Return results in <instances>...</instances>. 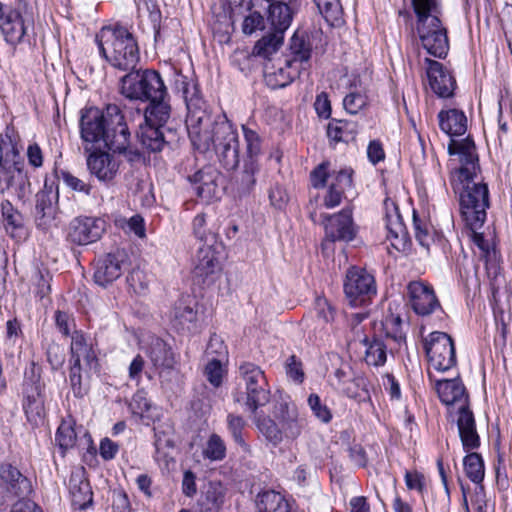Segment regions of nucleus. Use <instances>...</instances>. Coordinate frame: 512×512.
Returning <instances> with one entry per match:
<instances>
[{"label":"nucleus","instance_id":"nucleus-49","mask_svg":"<svg viewBox=\"0 0 512 512\" xmlns=\"http://www.w3.org/2000/svg\"><path fill=\"white\" fill-rule=\"evenodd\" d=\"M341 391L348 397L362 400L368 397V390L365 378L354 375L346 385H343Z\"/></svg>","mask_w":512,"mask_h":512},{"label":"nucleus","instance_id":"nucleus-47","mask_svg":"<svg viewBox=\"0 0 512 512\" xmlns=\"http://www.w3.org/2000/svg\"><path fill=\"white\" fill-rule=\"evenodd\" d=\"M290 68L286 65V67H279L275 71L266 72L265 73V82L272 89L284 88L289 85L293 79L296 77L298 71H294L293 73L289 71Z\"/></svg>","mask_w":512,"mask_h":512},{"label":"nucleus","instance_id":"nucleus-62","mask_svg":"<svg viewBox=\"0 0 512 512\" xmlns=\"http://www.w3.org/2000/svg\"><path fill=\"white\" fill-rule=\"evenodd\" d=\"M61 178L65 185H67L70 189L79 193H83L84 195L90 194L91 185L74 176L72 173L68 171H62Z\"/></svg>","mask_w":512,"mask_h":512},{"label":"nucleus","instance_id":"nucleus-36","mask_svg":"<svg viewBox=\"0 0 512 512\" xmlns=\"http://www.w3.org/2000/svg\"><path fill=\"white\" fill-rule=\"evenodd\" d=\"M356 134L357 125L354 122L333 119L328 123L327 136L335 143L353 141Z\"/></svg>","mask_w":512,"mask_h":512},{"label":"nucleus","instance_id":"nucleus-15","mask_svg":"<svg viewBox=\"0 0 512 512\" xmlns=\"http://www.w3.org/2000/svg\"><path fill=\"white\" fill-rule=\"evenodd\" d=\"M29 188L30 181L24 165L0 164V194L7 193L22 200Z\"/></svg>","mask_w":512,"mask_h":512},{"label":"nucleus","instance_id":"nucleus-23","mask_svg":"<svg viewBox=\"0 0 512 512\" xmlns=\"http://www.w3.org/2000/svg\"><path fill=\"white\" fill-rule=\"evenodd\" d=\"M87 166L91 174L100 181H111L117 174L119 164L114 157L106 152L91 151L87 158Z\"/></svg>","mask_w":512,"mask_h":512},{"label":"nucleus","instance_id":"nucleus-22","mask_svg":"<svg viewBox=\"0 0 512 512\" xmlns=\"http://www.w3.org/2000/svg\"><path fill=\"white\" fill-rule=\"evenodd\" d=\"M457 426L463 449L471 452L480 446V437L476 429L475 418L469 407L458 408Z\"/></svg>","mask_w":512,"mask_h":512},{"label":"nucleus","instance_id":"nucleus-20","mask_svg":"<svg viewBox=\"0 0 512 512\" xmlns=\"http://www.w3.org/2000/svg\"><path fill=\"white\" fill-rule=\"evenodd\" d=\"M425 63L431 89L439 97H451L456 87V81L451 73L438 61L426 58Z\"/></svg>","mask_w":512,"mask_h":512},{"label":"nucleus","instance_id":"nucleus-7","mask_svg":"<svg viewBox=\"0 0 512 512\" xmlns=\"http://www.w3.org/2000/svg\"><path fill=\"white\" fill-rule=\"evenodd\" d=\"M242 131L246 143V152L243 156V167L234 180V188L239 197L248 196L254 191L257 175L260 172L258 157L261 154L259 134L247 125H242Z\"/></svg>","mask_w":512,"mask_h":512},{"label":"nucleus","instance_id":"nucleus-41","mask_svg":"<svg viewBox=\"0 0 512 512\" xmlns=\"http://www.w3.org/2000/svg\"><path fill=\"white\" fill-rule=\"evenodd\" d=\"M290 50L293 58L285 61L288 68H292L296 62H307L311 57L312 46L304 35L296 33L291 38Z\"/></svg>","mask_w":512,"mask_h":512},{"label":"nucleus","instance_id":"nucleus-43","mask_svg":"<svg viewBox=\"0 0 512 512\" xmlns=\"http://www.w3.org/2000/svg\"><path fill=\"white\" fill-rule=\"evenodd\" d=\"M463 466L466 476L476 485H482L485 475L482 456L476 452H468L463 459Z\"/></svg>","mask_w":512,"mask_h":512},{"label":"nucleus","instance_id":"nucleus-51","mask_svg":"<svg viewBox=\"0 0 512 512\" xmlns=\"http://www.w3.org/2000/svg\"><path fill=\"white\" fill-rule=\"evenodd\" d=\"M55 441L63 451L74 446L76 433L71 421H62L57 429Z\"/></svg>","mask_w":512,"mask_h":512},{"label":"nucleus","instance_id":"nucleus-61","mask_svg":"<svg viewBox=\"0 0 512 512\" xmlns=\"http://www.w3.org/2000/svg\"><path fill=\"white\" fill-rule=\"evenodd\" d=\"M51 275L47 270H37L33 276L36 294L42 299L51 291Z\"/></svg>","mask_w":512,"mask_h":512},{"label":"nucleus","instance_id":"nucleus-58","mask_svg":"<svg viewBox=\"0 0 512 512\" xmlns=\"http://www.w3.org/2000/svg\"><path fill=\"white\" fill-rule=\"evenodd\" d=\"M308 405L312 410L314 416L323 423H329L332 419L331 410L327 405L321 402L320 397L317 394H310L308 397Z\"/></svg>","mask_w":512,"mask_h":512},{"label":"nucleus","instance_id":"nucleus-38","mask_svg":"<svg viewBox=\"0 0 512 512\" xmlns=\"http://www.w3.org/2000/svg\"><path fill=\"white\" fill-rule=\"evenodd\" d=\"M197 319V311L184 299L178 300L172 311V323L177 329L190 330Z\"/></svg>","mask_w":512,"mask_h":512},{"label":"nucleus","instance_id":"nucleus-56","mask_svg":"<svg viewBox=\"0 0 512 512\" xmlns=\"http://www.w3.org/2000/svg\"><path fill=\"white\" fill-rule=\"evenodd\" d=\"M413 226L415 230V237L419 244L429 249L430 244L433 242V235L430 233L428 225L418 218L415 210L413 211Z\"/></svg>","mask_w":512,"mask_h":512},{"label":"nucleus","instance_id":"nucleus-2","mask_svg":"<svg viewBox=\"0 0 512 512\" xmlns=\"http://www.w3.org/2000/svg\"><path fill=\"white\" fill-rule=\"evenodd\" d=\"M448 153L459 155L461 163L458 169L459 180L463 183V191L460 193L461 214L470 229L480 228L489 207V191L485 183L475 182L480 171L475 143L469 136L461 140L451 139Z\"/></svg>","mask_w":512,"mask_h":512},{"label":"nucleus","instance_id":"nucleus-48","mask_svg":"<svg viewBox=\"0 0 512 512\" xmlns=\"http://www.w3.org/2000/svg\"><path fill=\"white\" fill-rule=\"evenodd\" d=\"M319 12L332 25L339 21L342 8L339 0H314Z\"/></svg>","mask_w":512,"mask_h":512},{"label":"nucleus","instance_id":"nucleus-24","mask_svg":"<svg viewBox=\"0 0 512 512\" xmlns=\"http://www.w3.org/2000/svg\"><path fill=\"white\" fill-rule=\"evenodd\" d=\"M0 164L24 165L20 155L19 136L11 125H7L0 134Z\"/></svg>","mask_w":512,"mask_h":512},{"label":"nucleus","instance_id":"nucleus-21","mask_svg":"<svg viewBox=\"0 0 512 512\" xmlns=\"http://www.w3.org/2000/svg\"><path fill=\"white\" fill-rule=\"evenodd\" d=\"M43 385L39 382L25 384V397L23 401V409L27 420L33 426H39L45 419V397L42 393Z\"/></svg>","mask_w":512,"mask_h":512},{"label":"nucleus","instance_id":"nucleus-53","mask_svg":"<svg viewBox=\"0 0 512 512\" xmlns=\"http://www.w3.org/2000/svg\"><path fill=\"white\" fill-rule=\"evenodd\" d=\"M222 360L223 359L211 357L205 366L204 374L214 387H219L222 384L225 373Z\"/></svg>","mask_w":512,"mask_h":512},{"label":"nucleus","instance_id":"nucleus-60","mask_svg":"<svg viewBox=\"0 0 512 512\" xmlns=\"http://www.w3.org/2000/svg\"><path fill=\"white\" fill-rule=\"evenodd\" d=\"M366 105L367 97L359 92H351L343 100V106L350 114H357Z\"/></svg>","mask_w":512,"mask_h":512},{"label":"nucleus","instance_id":"nucleus-45","mask_svg":"<svg viewBox=\"0 0 512 512\" xmlns=\"http://www.w3.org/2000/svg\"><path fill=\"white\" fill-rule=\"evenodd\" d=\"M255 424L260 433L273 446L276 447L283 441L280 424L275 418L258 417L255 419Z\"/></svg>","mask_w":512,"mask_h":512},{"label":"nucleus","instance_id":"nucleus-37","mask_svg":"<svg viewBox=\"0 0 512 512\" xmlns=\"http://www.w3.org/2000/svg\"><path fill=\"white\" fill-rule=\"evenodd\" d=\"M0 206L6 232L11 237H17L19 232L24 227V219L22 214L16 208H14L9 200H3Z\"/></svg>","mask_w":512,"mask_h":512},{"label":"nucleus","instance_id":"nucleus-64","mask_svg":"<svg viewBox=\"0 0 512 512\" xmlns=\"http://www.w3.org/2000/svg\"><path fill=\"white\" fill-rule=\"evenodd\" d=\"M286 373L295 382L302 383L304 380V372L302 369V363L296 358L295 355H291L286 360Z\"/></svg>","mask_w":512,"mask_h":512},{"label":"nucleus","instance_id":"nucleus-9","mask_svg":"<svg viewBox=\"0 0 512 512\" xmlns=\"http://www.w3.org/2000/svg\"><path fill=\"white\" fill-rule=\"evenodd\" d=\"M343 286L349 304L354 307L365 305L377 292L374 276L355 266L347 270Z\"/></svg>","mask_w":512,"mask_h":512},{"label":"nucleus","instance_id":"nucleus-29","mask_svg":"<svg viewBox=\"0 0 512 512\" xmlns=\"http://www.w3.org/2000/svg\"><path fill=\"white\" fill-rule=\"evenodd\" d=\"M146 107L143 118L144 122L164 128L171 116V105L169 95L157 96L155 101L152 99Z\"/></svg>","mask_w":512,"mask_h":512},{"label":"nucleus","instance_id":"nucleus-52","mask_svg":"<svg viewBox=\"0 0 512 512\" xmlns=\"http://www.w3.org/2000/svg\"><path fill=\"white\" fill-rule=\"evenodd\" d=\"M203 454L212 461H219L225 458L226 446L219 435L212 434L210 436Z\"/></svg>","mask_w":512,"mask_h":512},{"label":"nucleus","instance_id":"nucleus-50","mask_svg":"<svg viewBox=\"0 0 512 512\" xmlns=\"http://www.w3.org/2000/svg\"><path fill=\"white\" fill-rule=\"evenodd\" d=\"M383 328L386 336L398 344L405 342L406 336L402 331V319L399 315H389L383 321Z\"/></svg>","mask_w":512,"mask_h":512},{"label":"nucleus","instance_id":"nucleus-16","mask_svg":"<svg viewBox=\"0 0 512 512\" xmlns=\"http://www.w3.org/2000/svg\"><path fill=\"white\" fill-rule=\"evenodd\" d=\"M409 301L413 311L420 316H428L441 305L435 292L429 284L422 281H412L407 286Z\"/></svg>","mask_w":512,"mask_h":512},{"label":"nucleus","instance_id":"nucleus-12","mask_svg":"<svg viewBox=\"0 0 512 512\" xmlns=\"http://www.w3.org/2000/svg\"><path fill=\"white\" fill-rule=\"evenodd\" d=\"M321 224L324 226L326 239L335 241H352L356 236V226L353 222L352 210L344 208L337 214H321Z\"/></svg>","mask_w":512,"mask_h":512},{"label":"nucleus","instance_id":"nucleus-17","mask_svg":"<svg viewBox=\"0 0 512 512\" xmlns=\"http://www.w3.org/2000/svg\"><path fill=\"white\" fill-rule=\"evenodd\" d=\"M105 231V221L100 218H76L70 223L68 239L77 245H87L99 240Z\"/></svg>","mask_w":512,"mask_h":512},{"label":"nucleus","instance_id":"nucleus-28","mask_svg":"<svg viewBox=\"0 0 512 512\" xmlns=\"http://www.w3.org/2000/svg\"><path fill=\"white\" fill-rule=\"evenodd\" d=\"M220 175L212 168L200 170L190 177L193 189L198 197L205 201H209L215 197L218 191L217 180Z\"/></svg>","mask_w":512,"mask_h":512},{"label":"nucleus","instance_id":"nucleus-57","mask_svg":"<svg viewBox=\"0 0 512 512\" xmlns=\"http://www.w3.org/2000/svg\"><path fill=\"white\" fill-rule=\"evenodd\" d=\"M413 226L415 230V237L419 244L429 249L430 244L433 242V235L430 233L428 225L418 218L415 210L413 211Z\"/></svg>","mask_w":512,"mask_h":512},{"label":"nucleus","instance_id":"nucleus-13","mask_svg":"<svg viewBox=\"0 0 512 512\" xmlns=\"http://www.w3.org/2000/svg\"><path fill=\"white\" fill-rule=\"evenodd\" d=\"M248 3L252 6L260 7L267 14V21L271 25V30L284 34L289 28L295 11L294 2L249 0Z\"/></svg>","mask_w":512,"mask_h":512},{"label":"nucleus","instance_id":"nucleus-1","mask_svg":"<svg viewBox=\"0 0 512 512\" xmlns=\"http://www.w3.org/2000/svg\"><path fill=\"white\" fill-rule=\"evenodd\" d=\"M183 96L186 129L194 148L206 152L213 146L223 167L235 170L240 163V145L234 125L224 114L212 115L196 83H185Z\"/></svg>","mask_w":512,"mask_h":512},{"label":"nucleus","instance_id":"nucleus-44","mask_svg":"<svg viewBox=\"0 0 512 512\" xmlns=\"http://www.w3.org/2000/svg\"><path fill=\"white\" fill-rule=\"evenodd\" d=\"M225 497V490L221 483L210 482L205 491L201 512H219Z\"/></svg>","mask_w":512,"mask_h":512},{"label":"nucleus","instance_id":"nucleus-32","mask_svg":"<svg viewBox=\"0 0 512 512\" xmlns=\"http://www.w3.org/2000/svg\"><path fill=\"white\" fill-rule=\"evenodd\" d=\"M71 354L73 363L80 364L81 360L83 359L85 364L90 368H92L93 366L96 367L97 365V358L95 352L93 351L91 345L87 343L84 335L79 331H75L72 334Z\"/></svg>","mask_w":512,"mask_h":512},{"label":"nucleus","instance_id":"nucleus-54","mask_svg":"<svg viewBox=\"0 0 512 512\" xmlns=\"http://www.w3.org/2000/svg\"><path fill=\"white\" fill-rule=\"evenodd\" d=\"M69 381L75 397L81 398L87 394L89 385L82 380L81 364L73 363L70 367Z\"/></svg>","mask_w":512,"mask_h":512},{"label":"nucleus","instance_id":"nucleus-25","mask_svg":"<svg viewBox=\"0 0 512 512\" xmlns=\"http://www.w3.org/2000/svg\"><path fill=\"white\" fill-rule=\"evenodd\" d=\"M436 390L442 403L454 405L459 403V408L468 407V396L465 387L459 379H444L436 383Z\"/></svg>","mask_w":512,"mask_h":512},{"label":"nucleus","instance_id":"nucleus-40","mask_svg":"<svg viewBox=\"0 0 512 512\" xmlns=\"http://www.w3.org/2000/svg\"><path fill=\"white\" fill-rule=\"evenodd\" d=\"M283 39L284 34L272 30L255 43L253 54L268 58L281 47Z\"/></svg>","mask_w":512,"mask_h":512},{"label":"nucleus","instance_id":"nucleus-5","mask_svg":"<svg viewBox=\"0 0 512 512\" xmlns=\"http://www.w3.org/2000/svg\"><path fill=\"white\" fill-rule=\"evenodd\" d=\"M417 16V31L424 49L437 58H444L449 50L447 31L438 17L437 0H412Z\"/></svg>","mask_w":512,"mask_h":512},{"label":"nucleus","instance_id":"nucleus-42","mask_svg":"<svg viewBox=\"0 0 512 512\" xmlns=\"http://www.w3.org/2000/svg\"><path fill=\"white\" fill-rule=\"evenodd\" d=\"M361 342L366 347L365 361L368 365L382 366L386 362V345L382 340L373 338L371 341L364 337Z\"/></svg>","mask_w":512,"mask_h":512},{"label":"nucleus","instance_id":"nucleus-34","mask_svg":"<svg viewBox=\"0 0 512 512\" xmlns=\"http://www.w3.org/2000/svg\"><path fill=\"white\" fill-rule=\"evenodd\" d=\"M148 356L155 367L170 369L175 360L171 348L160 338H153L148 348Z\"/></svg>","mask_w":512,"mask_h":512},{"label":"nucleus","instance_id":"nucleus-35","mask_svg":"<svg viewBox=\"0 0 512 512\" xmlns=\"http://www.w3.org/2000/svg\"><path fill=\"white\" fill-rule=\"evenodd\" d=\"M256 506L259 512H290V506L286 499L274 490L258 494Z\"/></svg>","mask_w":512,"mask_h":512},{"label":"nucleus","instance_id":"nucleus-10","mask_svg":"<svg viewBox=\"0 0 512 512\" xmlns=\"http://www.w3.org/2000/svg\"><path fill=\"white\" fill-rule=\"evenodd\" d=\"M424 349L430 365L438 371H447L456 364L453 339L445 332L435 331L425 339Z\"/></svg>","mask_w":512,"mask_h":512},{"label":"nucleus","instance_id":"nucleus-26","mask_svg":"<svg viewBox=\"0 0 512 512\" xmlns=\"http://www.w3.org/2000/svg\"><path fill=\"white\" fill-rule=\"evenodd\" d=\"M393 205V209L386 213V229L388 231L387 239L390 240L391 246L398 251L404 250L408 241V232L402 221L397 206Z\"/></svg>","mask_w":512,"mask_h":512},{"label":"nucleus","instance_id":"nucleus-39","mask_svg":"<svg viewBox=\"0 0 512 512\" xmlns=\"http://www.w3.org/2000/svg\"><path fill=\"white\" fill-rule=\"evenodd\" d=\"M248 2L249 0H240L239 6L249 11V14L244 17L242 31L246 35H251L257 29L264 28V11L260 7L250 5Z\"/></svg>","mask_w":512,"mask_h":512},{"label":"nucleus","instance_id":"nucleus-46","mask_svg":"<svg viewBox=\"0 0 512 512\" xmlns=\"http://www.w3.org/2000/svg\"><path fill=\"white\" fill-rule=\"evenodd\" d=\"M247 426L246 421L240 415L230 413L227 415V428L235 443L246 453H250V446L244 439V430Z\"/></svg>","mask_w":512,"mask_h":512},{"label":"nucleus","instance_id":"nucleus-27","mask_svg":"<svg viewBox=\"0 0 512 512\" xmlns=\"http://www.w3.org/2000/svg\"><path fill=\"white\" fill-rule=\"evenodd\" d=\"M0 478L6 490L13 496H24L31 491L30 481L11 464H2L0 466Z\"/></svg>","mask_w":512,"mask_h":512},{"label":"nucleus","instance_id":"nucleus-11","mask_svg":"<svg viewBox=\"0 0 512 512\" xmlns=\"http://www.w3.org/2000/svg\"><path fill=\"white\" fill-rule=\"evenodd\" d=\"M34 23L33 7L25 0H18L14 9L10 10L0 22L5 40L10 44L22 41L27 29Z\"/></svg>","mask_w":512,"mask_h":512},{"label":"nucleus","instance_id":"nucleus-31","mask_svg":"<svg viewBox=\"0 0 512 512\" xmlns=\"http://www.w3.org/2000/svg\"><path fill=\"white\" fill-rule=\"evenodd\" d=\"M438 119L441 130L451 137L462 135L466 132L467 118L460 110L440 111Z\"/></svg>","mask_w":512,"mask_h":512},{"label":"nucleus","instance_id":"nucleus-8","mask_svg":"<svg viewBox=\"0 0 512 512\" xmlns=\"http://www.w3.org/2000/svg\"><path fill=\"white\" fill-rule=\"evenodd\" d=\"M240 383L244 386L245 405L251 413L265 406L270 401V390L261 368L253 363L245 362L239 366Z\"/></svg>","mask_w":512,"mask_h":512},{"label":"nucleus","instance_id":"nucleus-63","mask_svg":"<svg viewBox=\"0 0 512 512\" xmlns=\"http://www.w3.org/2000/svg\"><path fill=\"white\" fill-rule=\"evenodd\" d=\"M315 310L317 317L324 323H330L334 320L335 309L326 298L319 297L316 299Z\"/></svg>","mask_w":512,"mask_h":512},{"label":"nucleus","instance_id":"nucleus-3","mask_svg":"<svg viewBox=\"0 0 512 512\" xmlns=\"http://www.w3.org/2000/svg\"><path fill=\"white\" fill-rule=\"evenodd\" d=\"M80 134L85 152L107 148L114 153H126L130 131L116 104H108L104 111L90 107L82 111Z\"/></svg>","mask_w":512,"mask_h":512},{"label":"nucleus","instance_id":"nucleus-14","mask_svg":"<svg viewBox=\"0 0 512 512\" xmlns=\"http://www.w3.org/2000/svg\"><path fill=\"white\" fill-rule=\"evenodd\" d=\"M128 260V254L123 249H116L99 258L94 272L95 282L103 287L111 284L122 275Z\"/></svg>","mask_w":512,"mask_h":512},{"label":"nucleus","instance_id":"nucleus-55","mask_svg":"<svg viewBox=\"0 0 512 512\" xmlns=\"http://www.w3.org/2000/svg\"><path fill=\"white\" fill-rule=\"evenodd\" d=\"M478 228L471 229L472 230V240L473 243L480 249L481 254L480 257L483 258L486 262L492 263L496 261L497 253L494 247H492L488 240H486L482 233H478L476 230Z\"/></svg>","mask_w":512,"mask_h":512},{"label":"nucleus","instance_id":"nucleus-6","mask_svg":"<svg viewBox=\"0 0 512 512\" xmlns=\"http://www.w3.org/2000/svg\"><path fill=\"white\" fill-rule=\"evenodd\" d=\"M120 94L131 101L148 102L167 94L160 74L151 69L131 70L120 79Z\"/></svg>","mask_w":512,"mask_h":512},{"label":"nucleus","instance_id":"nucleus-30","mask_svg":"<svg viewBox=\"0 0 512 512\" xmlns=\"http://www.w3.org/2000/svg\"><path fill=\"white\" fill-rule=\"evenodd\" d=\"M137 139L148 152H160L165 146L164 128L144 122L139 126Z\"/></svg>","mask_w":512,"mask_h":512},{"label":"nucleus","instance_id":"nucleus-59","mask_svg":"<svg viewBox=\"0 0 512 512\" xmlns=\"http://www.w3.org/2000/svg\"><path fill=\"white\" fill-rule=\"evenodd\" d=\"M46 356L53 370L61 368L66 357L64 348L54 341L47 344Z\"/></svg>","mask_w":512,"mask_h":512},{"label":"nucleus","instance_id":"nucleus-18","mask_svg":"<svg viewBox=\"0 0 512 512\" xmlns=\"http://www.w3.org/2000/svg\"><path fill=\"white\" fill-rule=\"evenodd\" d=\"M220 271V262L212 245L205 244L198 248L195 256L193 277L199 284H209L214 275Z\"/></svg>","mask_w":512,"mask_h":512},{"label":"nucleus","instance_id":"nucleus-4","mask_svg":"<svg viewBox=\"0 0 512 512\" xmlns=\"http://www.w3.org/2000/svg\"><path fill=\"white\" fill-rule=\"evenodd\" d=\"M100 54L114 68L133 70L139 61L138 44L132 33L122 26H104L96 34Z\"/></svg>","mask_w":512,"mask_h":512},{"label":"nucleus","instance_id":"nucleus-19","mask_svg":"<svg viewBox=\"0 0 512 512\" xmlns=\"http://www.w3.org/2000/svg\"><path fill=\"white\" fill-rule=\"evenodd\" d=\"M273 417L278 421L283 439H297L305 427V420L299 416L293 404L280 402L275 406Z\"/></svg>","mask_w":512,"mask_h":512},{"label":"nucleus","instance_id":"nucleus-33","mask_svg":"<svg viewBox=\"0 0 512 512\" xmlns=\"http://www.w3.org/2000/svg\"><path fill=\"white\" fill-rule=\"evenodd\" d=\"M72 503L79 509H85L92 504L93 492L90 483L79 476H71L69 481Z\"/></svg>","mask_w":512,"mask_h":512}]
</instances>
